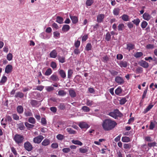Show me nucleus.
<instances>
[{
  "label": "nucleus",
  "instance_id": "obj_1",
  "mask_svg": "<svg viewBox=\"0 0 157 157\" xmlns=\"http://www.w3.org/2000/svg\"><path fill=\"white\" fill-rule=\"evenodd\" d=\"M117 124L114 121L110 119H106L103 121L102 125L104 130L110 131L114 128Z\"/></svg>",
  "mask_w": 157,
  "mask_h": 157
},
{
  "label": "nucleus",
  "instance_id": "obj_2",
  "mask_svg": "<svg viewBox=\"0 0 157 157\" xmlns=\"http://www.w3.org/2000/svg\"><path fill=\"white\" fill-rule=\"evenodd\" d=\"M24 139L23 136L18 134H16L13 137V140L16 143L19 145L23 143Z\"/></svg>",
  "mask_w": 157,
  "mask_h": 157
},
{
  "label": "nucleus",
  "instance_id": "obj_3",
  "mask_svg": "<svg viewBox=\"0 0 157 157\" xmlns=\"http://www.w3.org/2000/svg\"><path fill=\"white\" fill-rule=\"evenodd\" d=\"M109 115L115 119H117L118 117H121L123 116L122 114L118 109H115L113 111L110 112L109 113Z\"/></svg>",
  "mask_w": 157,
  "mask_h": 157
},
{
  "label": "nucleus",
  "instance_id": "obj_4",
  "mask_svg": "<svg viewBox=\"0 0 157 157\" xmlns=\"http://www.w3.org/2000/svg\"><path fill=\"white\" fill-rule=\"evenodd\" d=\"M24 147L25 149L28 151H31L33 149V146L29 141H27L25 142L24 144Z\"/></svg>",
  "mask_w": 157,
  "mask_h": 157
},
{
  "label": "nucleus",
  "instance_id": "obj_5",
  "mask_svg": "<svg viewBox=\"0 0 157 157\" xmlns=\"http://www.w3.org/2000/svg\"><path fill=\"white\" fill-rule=\"evenodd\" d=\"M44 138V137L42 136L39 135L33 138V142L35 144H39L41 142Z\"/></svg>",
  "mask_w": 157,
  "mask_h": 157
},
{
  "label": "nucleus",
  "instance_id": "obj_6",
  "mask_svg": "<svg viewBox=\"0 0 157 157\" xmlns=\"http://www.w3.org/2000/svg\"><path fill=\"white\" fill-rule=\"evenodd\" d=\"M118 64L121 67L126 68L128 66V63L127 61L121 60L117 62Z\"/></svg>",
  "mask_w": 157,
  "mask_h": 157
},
{
  "label": "nucleus",
  "instance_id": "obj_7",
  "mask_svg": "<svg viewBox=\"0 0 157 157\" xmlns=\"http://www.w3.org/2000/svg\"><path fill=\"white\" fill-rule=\"evenodd\" d=\"M116 82L120 84H123L124 82V81L123 78L121 77L117 76L115 78Z\"/></svg>",
  "mask_w": 157,
  "mask_h": 157
},
{
  "label": "nucleus",
  "instance_id": "obj_8",
  "mask_svg": "<svg viewBox=\"0 0 157 157\" xmlns=\"http://www.w3.org/2000/svg\"><path fill=\"white\" fill-rule=\"evenodd\" d=\"M143 18L144 20L147 21H149L151 19L152 17L148 13L145 12L143 14Z\"/></svg>",
  "mask_w": 157,
  "mask_h": 157
},
{
  "label": "nucleus",
  "instance_id": "obj_9",
  "mask_svg": "<svg viewBox=\"0 0 157 157\" xmlns=\"http://www.w3.org/2000/svg\"><path fill=\"white\" fill-rule=\"evenodd\" d=\"M79 126L81 128L87 129L90 127V126L85 122H80L79 124Z\"/></svg>",
  "mask_w": 157,
  "mask_h": 157
},
{
  "label": "nucleus",
  "instance_id": "obj_10",
  "mask_svg": "<svg viewBox=\"0 0 157 157\" xmlns=\"http://www.w3.org/2000/svg\"><path fill=\"white\" fill-rule=\"evenodd\" d=\"M89 147L85 146L79 148V152L82 153H85L88 151Z\"/></svg>",
  "mask_w": 157,
  "mask_h": 157
},
{
  "label": "nucleus",
  "instance_id": "obj_11",
  "mask_svg": "<svg viewBox=\"0 0 157 157\" xmlns=\"http://www.w3.org/2000/svg\"><path fill=\"white\" fill-rule=\"evenodd\" d=\"M105 15L101 14L98 15L97 17V21L99 23L102 22L104 18Z\"/></svg>",
  "mask_w": 157,
  "mask_h": 157
},
{
  "label": "nucleus",
  "instance_id": "obj_12",
  "mask_svg": "<svg viewBox=\"0 0 157 157\" xmlns=\"http://www.w3.org/2000/svg\"><path fill=\"white\" fill-rule=\"evenodd\" d=\"M57 55V53L56 50L52 51L50 53V56L51 58H55Z\"/></svg>",
  "mask_w": 157,
  "mask_h": 157
},
{
  "label": "nucleus",
  "instance_id": "obj_13",
  "mask_svg": "<svg viewBox=\"0 0 157 157\" xmlns=\"http://www.w3.org/2000/svg\"><path fill=\"white\" fill-rule=\"evenodd\" d=\"M140 65L145 68H147L148 67L149 65L148 63L146 61L144 60H142L139 63Z\"/></svg>",
  "mask_w": 157,
  "mask_h": 157
},
{
  "label": "nucleus",
  "instance_id": "obj_14",
  "mask_svg": "<svg viewBox=\"0 0 157 157\" xmlns=\"http://www.w3.org/2000/svg\"><path fill=\"white\" fill-rule=\"evenodd\" d=\"M39 101L35 100H32L31 101L30 103L31 105L35 107H37L38 106V104Z\"/></svg>",
  "mask_w": 157,
  "mask_h": 157
},
{
  "label": "nucleus",
  "instance_id": "obj_15",
  "mask_svg": "<svg viewBox=\"0 0 157 157\" xmlns=\"http://www.w3.org/2000/svg\"><path fill=\"white\" fill-rule=\"evenodd\" d=\"M50 80L54 82L57 81L59 80V79L58 76L56 75L53 74L50 78Z\"/></svg>",
  "mask_w": 157,
  "mask_h": 157
},
{
  "label": "nucleus",
  "instance_id": "obj_16",
  "mask_svg": "<svg viewBox=\"0 0 157 157\" xmlns=\"http://www.w3.org/2000/svg\"><path fill=\"white\" fill-rule=\"evenodd\" d=\"M12 68L13 67L11 65H7L5 68V72L7 74L10 73L12 71Z\"/></svg>",
  "mask_w": 157,
  "mask_h": 157
},
{
  "label": "nucleus",
  "instance_id": "obj_17",
  "mask_svg": "<svg viewBox=\"0 0 157 157\" xmlns=\"http://www.w3.org/2000/svg\"><path fill=\"white\" fill-rule=\"evenodd\" d=\"M70 29V26L67 25H63L62 30L64 32L68 31Z\"/></svg>",
  "mask_w": 157,
  "mask_h": 157
},
{
  "label": "nucleus",
  "instance_id": "obj_18",
  "mask_svg": "<svg viewBox=\"0 0 157 157\" xmlns=\"http://www.w3.org/2000/svg\"><path fill=\"white\" fill-rule=\"evenodd\" d=\"M58 71L61 77L63 78L66 77L65 72L63 70H59Z\"/></svg>",
  "mask_w": 157,
  "mask_h": 157
},
{
  "label": "nucleus",
  "instance_id": "obj_19",
  "mask_svg": "<svg viewBox=\"0 0 157 157\" xmlns=\"http://www.w3.org/2000/svg\"><path fill=\"white\" fill-rule=\"evenodd\" d=\"M70 17L73 24H76L78 22V19L77 17L75 16H72L70 15Z\"/></svg>",
  "mask_w": 157,
  "mask_h": 157
},
{
  "label": "nucleus",
  "instance_id": "obj_20",
  "mask_svg": "<svg viewBox=\"0 0 157 157\" xmlns=\"http://www.w3.org/2000/svg\"><path fill=\"white\" fill-rule=\"evenodd\" d=\"M24 96V94L20 92H18L16 94L15 97L16 98H23Z\"/></svg>",
  "mask_w": 157,
  "mask_h": 157
},
{
  "label": "nucleus",
  "instance_id": "obj_21",
  "mask_svg": "<svg viewBox=\"0 0 157 157\" xmlns=\"http://www.w3.org/2000/svg\"><path fill=\"white\" fill-rule=\"evenodd\" d=\"M50 143V140L47 139H45L42 142V145L44 146H46L48 145Z\"/></svg>",
  "mask_w": 157,
  "mask_h": 157
},
{
  "label": "nucleus",
  "instance_id": "obj_22",
  "mask_svg": "<svg viewBox=\"0 0 157 157\" xmlns=\"http://www.w3.org/2000/svg\"><path fill=\"white\" fill-rule=\"evenodd\" d=\"M127 49L129 51L133 49L134 48V45L131 43H128L127 44Z\"/></svg>",
  "mask_w": 157,
  "mask_h": 157
},
{
  "label": "nucleus",
  "instance_id": "obj_23",
  "mask_svg": "<svg viewBox=\"0 0 157 157\" xmlns=\"http://www.w3.org/2000/svg\"><path fill=\"white\" fill-rule=\"evenodd\" d=\"M23 108L22 106L19 105L17 107V111L19 114L23 113Z\"/></svg>",
  "mask_w": 157,
  "mask_h": 157
},
{
  "label": "nucleus",
  "instance_id": "obj_24",
  "mask_svg": "<svg viewBox=\"0 0 157 157\" xmlns=\"http://www.w3.org/2000/svg\"><path fill=\"white\" fill-rule=\"evenodd\" d=\"M122 141L124 142H128L131 141L129 137L127 136L123 137L122 138Z\"/></svg>",
  "mask_w": 157,
  "mask_h": 157
},
{
  "label": "nucleus",
  "instance_id": "obj_25",
  "mask_svg": "<svg viewBox=\"0 0 157 157\" xmlns=\"http://www.w3.org/2000/svg\"><path fill=\"white\" fill-rule=\"evenodd\" d=\"M52 73V71L51 68H48L45 72L44 75L46 76H49Z\"/></svg>",
  "mask_w": 157,
  "mask_h": 157
},
{
  "label": "nucleus",
  "instance_id": "obj_26",
  "mask_svg": "<svg viewBox=\"0 0 157 157\" xmlns=\"http://www.w3.org/2000/svg\"><path fill=\"white\" fill-rule=\"evenodd\" d=\"M122 89L120 86L118 87L115 90V93L117 95H119L122 92Z\"/></svg>",
  "mask_w": 157,
  "mask_h": 157
},
{
  "label": "nucleus",
  "instance_id": "obj_27",
  "mask_svg": "<svg viewBox=\"0 0 157 157\" xmlns=\"http://www.w3.org/2000/svg\"><path fill=\"white\" fill-rule=\"evenodd\" d=\"M67 131L70 134H75L76 132L72 129L70 128H67Z\"/></svg>",
  "mask_w": 157,
  "mask_h": 157
},
{
  "label": "nucleus",
  "instance_id": "obj_28",
  "mask_svg": "<svg viewBox=\"0 0 157 157\" xmlns=\"http://www.w3.org/2000/svg\"><path fill=\"white\" fill-rule=\"evenodd\" d=\"M24 114L26 117L31 116H33V114L31 110L26 111L24 112Z\"/></svg>",
  "mask_w": 157,
  "mask_h": 157
},
{
  "label": "nucleus",
  "instance_id": "obj_29",
  "mask_svg": "<svg viewBox=\"0 0 157 157\" xmlns=\"http://www.w3.org/2000/svg\"><path fill=\"white\" fill-rule=\"evenodd\" d=\"M121 19L124 21H129V16L126 14H123L121 17Z\"/></svg>",
  "mask_w": 157,
  "mask_h": 157
},
{
  "label": "nucleus",
  "instance_id": "obj_30",
  "mask_svg": "<svg viewBox=\"0 0 157 157\" xmlns=\"http://www.w3.org/2000/svg\"><path fill=\"white\" fill-rule=\"evenodd\" d=\"M70 95L72 97H74L76 96V93L75 91L72 89H70L69 90Z\"/></svg>",
  "mask_w": 157,
  "mask_h": 157
},
{
  "label": "nucleus",
  "instance_id": "obj_31",
  "mask_svg": "<svg viewBox=\"0 0 157 157\" xmlns=\"http://www.w3.org/2000/svg\"><path fill=\"white\" fill-rule=\"evenodd\" d=\"M153 106V105H150L145 109L144 111V113H146L147 112L149 111Z\"/></svg>",
  "mask_w": 157,
  "mask_h": 157
},
{
  "label": "nucleus",
  "instance_id": "obj_32",
  "mask_svg": "<svg viewBox=\"0 0 157 157\" xmlns=\"http://www.w3.org/2000/svg\"><path fill=\"white\" fill-rule=\"evenodd\" d=\"M72 142L74 144L78 145L80 146H81L82 145V143L79 140H72Z\"/></svg>",
  "mask_w": 157,
  "mask_h": 157
},
{
  "label": "nucleus",
  "instance_id": "obj_33",
  "mask_svg": "<svg viewBox=\"0 0 157 157\" xmlns=\"http://www.w3.org/2000/svg\"><path fill=\"white\" fill-rule=\"evenodd\" d=\"M126 98L125 97L122 98L119 100L120 104L121 105L124 104L127 101Z\"/></svg>",
  "mask_w": 157,
  "mask_h": 157
},
{
  "label": "nucleus",
  "instance_id": "obj_34",
  "mask_svg": "<svg viewBox=\"0 0 157 157\" xmlns=\"http://www.w3.org/2000/svg\"><path fill=\"white\" fill-rule=\"evenodd\" d=\"M28 122L33 124H35L36 123V120L33 117H30L28 119Z\"/></svg>",
  "mask_w": 157,
  "mask_h": 157
},
{
  "label": "nucleus",
  "instance_id": "obj_35",
  "mask_svg": "<svg viewBox=\"0 0 157 157\" xmlns=\"http://www.w3.org/2000/svg\"><path fill=\"white\" fill-rule=\"evenodd\" d=\"M63 19L62 17L58 16L57 17L56 21L59 24H61L63 23Z\"/></svg>",
  "mask_w": 157,
  "mask_h": 157
},
{
  "label": "nucleus",
  "instance_id": "obj_36",
  "mask_svg": "<svg viewBox=\"0 0 157 157\" xmlns=\"http://www.w3.org/2000/svg\"><path fill=\"white\" fill-rule=\"evenodd\" d=\"M111 38V35L109 32H108L105 35V39L107 41H109Z\"/></svg>",
  "mask_w": 157,
  "mask_h": 157
},
{
  "label": "nucleus",
  "instance_id": "obj_37",
  "mask_svg": "<svg viewBox=\"0 0 157 157\" xmlns=\"http://www.w3.org/2000/svg\"><path fill=\"white\" fill-rule=\"evenodd\" d=\"M124 28V26L123 24H120L118 26V29L119 31H122Z\"/></svg>",
  "mask_w": 157,
  "mask_h": 157
},
{
  "label": "nucleus",
  "instance_id": "obj_38",
  "mask_svg": "<svg viewBox=\"0 0 157 157\" xmlns=\"http://www.w3.org/2000/svg\"><path fill=\"white\" fill-rule=\"evenodd\" d=\"M7 79V77L6 76H3L2 77L1 79L0 80V83L2 84H4L5 83V82L6 81Z\"/></svg>",
  "mask_w": 157,
  "mask_h": 157
},
{
  "label": "nucleus",
  "instance_id": "obj_39",
  "mask_svg": "<svg viewBox=\"0 0 157 157\" xmlns=\"http://www.w3.org/2000/svg\"><path fill=\"white\" fill-rule=\"evenodd\" d=\"M120 10L118 8H116L114 9L113 13L115 15H118Z\"/></svg>",
  "mask_w": 157,
  "mask_h": 157
},
{
  "label": "nucleus",
  "instance_id": "obj_40",
  "mask_svg": "<svg viewBox=\"0 0 157 157\" xmlns=\"http://www.w3.org/2000/svg\"><path fill=\"white\" fill-rule=\"evenodd\" d=\"M25 124L28 128H31L34 127V125L33 124H30L27 122H25Z\"/></svg>",
  "mask_w": 157,
  "mask_h": 157
},
{
  "label": "nucleus",
  "instance_id": "obj_41",
  "mask_svg": "<svg viewBox=\"0 0 157 157\" xmlns=\"http://www.w3.org/2000/svg\"><path fill=\"white\" fill-rule=\"evenodd\" d=\"M66 94V92L63 90H60L58 91V95L63 96Z\"/></svg>",
  "mask_w": 157,
  "mask_h": 157
},
{
  "label": "nucleus",
  "instance_id": "obj_42",
  "mask_svg": "<svg viewBox=\"0 0 157 157\" xmlns=\"http://www.w3.org/2000/svg\"><path fill=\"white\" fill-rule=\"evenodd\" d=\"M46 90L48 92H51L54 89V87L52 86H48L45 87Z\"/></svg>",
  "mask_w": 157,
  "mask_h": 157
},
{
  "label": "nucleus",
  "instance_id": "obj_43",
  "mask_svg": "<svg viewBox=\"0 0 157 157\" xmlns=\"http://www.w3.org/2000/svg\"><path fill=\"white\" fill-rule=\"evenodd\" d=\"M59 61L62 63L65 62V57L63 56H59L58 57Z\"/></svg>",
  "mask_w": 157,
  "mask_h": 157
},
{
  "label": "nucleus",
  "instance_id": "obj_44",
  "mask_svg": "<svg viewBox=\"0 0 157 157\" xmlns=\"http://www.w3.org/2000/svg\"><path fill=\"white\" fill-rule=\"evenodd\" d=\"M93 0H87L86 2V4L88 6H90L93 3Z\"/></svg>",
  "mask_w": 157,
  "mask_h": 157
},
{
  "label": "nucleus",
  "instance_id": "obj_45",
  "mask_svg": "<svg viewBox=\"0 0 157 157\" xmlns=\"http://www.w3.org/2000/svg\"><path fill=\"white\" fill-rule=\"evenodd\" d=\"M86 104L87 105L90 106L94 104V102L91 100L87 99L86 102Z\"/></svg>",
  "mask_w": 157,
  "mask_h": 157
},
{
  "label": "nucleus",
  "instance_id": "obj_46",
  "mask_svg": "<svg viewBox=\"0 0 157 157\" xmlns=\"http://www.w3.org/2000/svg\"><path fill=\"white\" fill-rule=\"evenodd\" d=\"M64 138V136L62 134H59L56 136V138L59 140H62Z\"/></svg>",
  "mask_w": 157,
  "mask_h": 157
},
{
  "label": "nucleus",
  "instance_id": "obj_47",
  "mask_svg": "<svg viewBox=\"0 0 157 157\" xmlns=\"http://www.w3.org/2000/svg\"><path fill=\"white\" fill-rule=\"evenodd\" d=\"M92 46L90 43H87L86 47V49L87 51H89L91 49Z\"/></svg>",
  "mask_w": 157,
  "mask_h": 157
},
{
  "label": "nucleus",
  "instance_id": "obj_48",
  "mask_svg": "<svg viewBox=\"0 0 157 157\" xmlns=\"http://www.w3.org/2000/svg\"><path fill=\"white\" fill-rule=\"evenodd\" d=\"M109 71L111 75L113 76L117 75L118 74V72L117 71L114 70H109Z\"/></svg>",
  "mask_w": 157,
  "mask_h": 157
},
{
  "label": "nucleus",
  "instance_id": "obj_49",
  "mask_svg": "<svg viewBox=\"0 0 157 157\" xmlns=\"http://www.w3.org/2000/svg\"><path fill=\"white\" fill-rule=\"evenodd\" d=\"M147 22L145 21H143L141 24V27L143 29L145 28L147 25Z\"/></svg>",
  "mask_w": 157,
  "mask_h": 157
},
{
  "label": "nucleus",
  "instance_id": "obj_50",
  "mask_svg": "<svg viewBox=\"0 0 157 157\" xmlns=\"http://www.w3.org/2000/svg\"><path fill=\"white\" fill-rule=\"evenodd\" d=\"M140 22V20L139 18H137L136 19H134L132 21V22L136 26H137L139 25Z\"/></svg>",
  "mask_w": 157,
  "mask_h": 157
},
{
  "label": "nucleus",
  "instance_id": "obj_51",
  "mask_svg": "<svg viewBox=\"0 0 157 157\" xmlns=\"http://www.w3.org/2000/svg\"><path fill=\"white\" fill-rule=\"evenodd\" d=\"M143 55V53L141 52H137L134 55V56L136 58H139L141 57Z\"/></svg>",
  "mask_w": 157,
  "mask_h": 157
},
{
  "label": "nucleus",
  "instance_id": "obj_52",
  "mask_svg": "<svg viewBox=\"0 0 157 157\" xmlns=\"http://www.w3.org/2000/svg\"><path fill=\"white\" fill-rule=\"evenodd\" d=\"M82 109L85 112H88L90 111V108L87 106H83L82 108Z\"/></svg>",
  "mask_w": 157,
  "mask_h": 157
},
{
  "label": "nucleus",
  "instance_id": "obj_53",
  "mask_svg": "<svg viewBox=\"0 0 157 157\" xmlns=\"http://www.w3.org/2000/svg\"><path fill=\"white\" fill-rule=\"evenodd\" d=\"M58 107L60 109L63 110L65 108V105L63 103H60Z\"/></svg>",
  "mask_w": 157,
  "mask_h": 157
},
{
  "label": "nucleus",
  "instance_id": "obj_54",
  "mask_svg": "<svg viewBox=\"0 0 157 157\" xmlns=\"http://www.w3.org/2000/svg\"><path fill=\"white\" fill-rule=\"evenodd\" d=\"M101 59L104 62H106L109 60V58L107 56H105L103 57Z\"/></svg>",
  "mask_w": 157,
  "mask_h": 157
},
{
  "label": "nucleus",
  "instance_id": "obj_55",
  "mask_svg": "<svg viewBox=\"0 0 157 157\" xmlns=\"http://www.w3.org/2000/svg\"><path fill=\"white\" fill-rule=\"evenodd\" d=\"M73 73V71L71 69H69L68 71V78H70Z\"/></svg>",
  "mask_w": 157,
  "mask_h": 157
},
{
  "label": "nucleus",
  "instance_id": "obj_56",
  "mask_svg": "<svg viewBox=\"0 0 157 157\" xmlns=\"http://www.w3.org/2000/svg\"><path fill=\"white\" fill-rule=\"evenodd\" d=\"M50 66L53 69L56 68L57 67L56 63L54 62H52L50 64Z\"/></svg>",
  "mask_w": 157,
  "mask_h": 157
},
{
  "label": "nucleus",
  "instance_id": "obj_57",
  "mask_svg": "<svg viewBox=\"0 0 157 157\" xmlns=\"http://www.w3.org/2000/svg\"><path fill=\"white\" fill-rule=\"evenodd\" d=\"M13 58V55L10 53H9L7 56V59L9 61H10Z\"/></svg>",
  "mask_w": 157,
  "mask_h": 157
},
{
  "label": "nucleus",
  "instance_id": "obj_58",
  "mask_svg": "<svg viewBox=\"0 0 157 157\" xmlns=\"http://www.w3.org/2000/svg\"><path fill=\"white\" fill-rule=\"evenodd\" d=\"M131 147V145L130 144H124V147L125 149H130Z\"/></svg>",
  "mask_w": 157,
  "mask_h": 157
},
{
  "label": "nucleus",
  "instance_id": "obj_59",
  "mask_svg": "<svg viewBox=\"0 0 157 157\" xmlns=\"http://www.w3.org/2000/svg\"><path fill=\"white\" fill-rule=\"evenodd\" d=\"M80 41L78 40H77L75 41V46L77 48L79 47L80 45Z\"/></svg>",
  "mask_w": 157,
  "mask_h": 157
},
{
  "label": "nucleus",
  "instance_id": "obj_60",
  "mask_svg": "<svg viewBox=\"0 0 157 157\" xmlns=\"http://www.w3.org/2000/svg\"><path fill=\"white\" fill-rule=\"evenodd\" d=\"M13 118L15 120H19V117L16 114H13L12 115Z\"/></svg>",
  "mask_w": 157,
  "mask_h": 157
},
{
  "label": "nucleus",
  "instance_id": "obj_61",
  "mask_svg": "<svg viewBox=\"0 0 157 157\" xmlns=\"http://www.w3.org/2000/svg\"><path fill=\"white\" fill-rule=\"evenodd\" d=\"M51 147L53 148H56L58 147V144L57 143H53L51 144Z\"/></svg>",
  "mask_w": 157,
  "mask_h": 157
},
{
  "label": "nucleus",
  "instance_id": "obj_62",
  "mask_svg": "<svg viewBox=\"0 0 157 157\" xmlns=\"http://www.w3.org/2000/svg\"><path fill=\"white\" fill-rule=\"evenodd\" d=\"M63 152L65 153H67L69 152L70 151V149L69 148H64L62 149Z\"/></svg>",
  "mask_w": 157,
  "mask_h": 157
},
{
  "label": "nucleus",
  "instance_id": "obj_63",
  "mask_svg": "<svg viewBox=\"0 0 157 157\" xmlns=\"http://www.w3.org/2000/svg\"><path fill=\"white\" fill-rule=\"evenodd\" d=\"M117 157H124V155L120 151L117 152Z\"/></svg>",
  "mask_w": 157,
  "mask_h": 157
},
{
  "label": "nucleus",
  "instance_id": "obj_64",
  "mask_svg": "<svg viewBox=\"0 0 157 157\" xmlns=\"http://www.w3.org/2000/svg\"><path fill=\"white\" fill-rule=\"evenodd\" d=\"M12 120L11 117L9 116H7L6 119V121H8L9 122H10L12 121Z\"/></svg>",
  "mask_w": 157,
  "mask_h": 157
}]
</instances>
